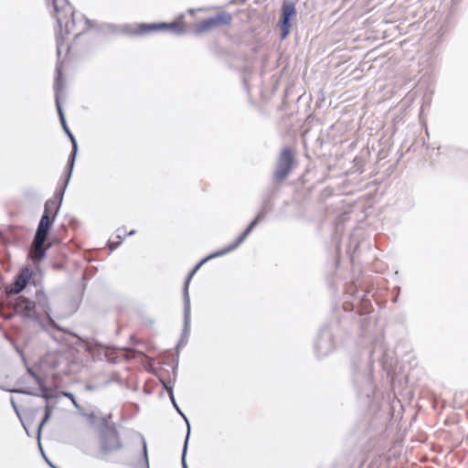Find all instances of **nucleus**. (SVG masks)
Wrapping results in <instances>:
<instances>
[{
    "label": "nucleus",
    "instance_id": "0eeeda50",
    "mask_svg": "<svg viewBox=\"0 0 468 468\" xmlns=\"http://www.w3.org/2000/svg\"><path fill=\"white\" fill-rule=\"evenodd\" d=\"M232 22V16L226 11H221L216 16L206 18L194 26V31L197 34H203L212 31L216 28L229 26Z\"/></svg>",
    "mask_w": 468,
    "mask_h": 468
},
{
    "label": "nucleus",
    "instance_id": "9d476101",
    "mask_svg": "<svg viewBox=\"0 0 468 468\" xmlns=\"http://www.w3.org/2000/svg\"><path fill=\"white\" fill-rule=\"evenodd\" d=\"M33 276V270L30 267H24L16 276L15 281L5 288L8 295L17 294L22 292Z\"/></svg>",
    "mask_w": 468,
    "mask_h": 468
},
{
    "label": "nucleus",
    "instance_id": "f8f14e48",
    "mask_svg": "<svg viewBox=\"0 0 468 468\" xmlns=\"http://www.w3.org/2000/svg\"><path fill=\"white\" fill-rule=\"evenodd\" d=\"M14 309L16 313L29 317L34 312L35 303L23 296H18L15 300Z\"/></svg>",
    "mask_w": 468,
    "mask_h": 468
},
{
    "label": "nucleus",
    "instance_id": "f257e3e1",
    "mask_svg": "<svg viewBox=\"0 0 468 468\" xmlns=\"http://www.w3.org/2000/svg\"><path fill=\"white\" fill-rule=\"evenodd\" d=\"M54 16L57 20L55 38L58 57L67 56L73 44L68 39L70 36L76 40L84 32L93 27L92 22L81 15L76 16L73 6L65 0H54Z\"/></svg>",
    "mask_w": 468,
    "mask_h": 468
},
{
    "label": "nucleus",
    "instance_id": "423d86ee",
    "mask_svg": "<svg viewBox=\"0 0 468 468\" xmlns=\"http://www.w3.org/2000/svg\"><path fill=\"white\" fill-rule=\"evenodd\" d=\"M63 89H64V87H63L61 73L58 72V75L56 82H55L56 107H57V110H58V113L59 115L60 123H61L65 133L68 134V136L69 137V139H70V141L72 143V153L70 154V162H71V164H73L74 158H75V154H76V152H77V142H76L75 137L73 136V134L71 133V132L69 131V127L67 125V122H66V120H65V116H64V112H63V110H62V107H61V102L60 101H61L62 97L64 96Z\"/></svg>",
    "mask_w": 468,
    "mask_h": 468
},
{
    "label": "nucleus",
    "instance_id": "9b49d317",
    "mask_svg": "<svg viewBox=\"0 0 468 468\" xmlns=\"http://www.w3.org/2000/svg\"><path fill=\"white\" fill-rule=\"evenodd\" d=\"M282 11L281 38L284 39L290 33L292 27L290 20L295 16L296 12L294 5L292 4H283Z\"/></svg>",
    "mask_w": 468,
    "mask_h": 468
},
{
    "label": "nucleus",
    "instance_id": "7ed1b4c3",
    "mask_svg": "<svg viewBox=\"0 0 468 468\" xmlns=\"http://www.w3.org/2000/svg\"><path fill=\"white\" fill-rule=\"evenodd\" d=\"M186 29V25L183 18H179L172 23H141L137 24L129 30L130 35L134 37H144L159 31H171L174 33H183Z\"/></svg>",
    "mask_w": 468,
    "mask_h": 468
},
{
    "label": "nucleus",
    "instance_id": "39448f33",
    "mask_svg": "<svg viewBox=\"0 0 468 468\" xmlns=\"http://www.w3.org/2000/svg\"><path fill=\"white\" fill-rule=\"evenodd\" d=\"M63 89H64V87H63L61 73L58 72V75L56 82H55L56 107H57V110H58V113L59 115L60 123H61L65 133L68 134V136L69 137V139H70V141L72 143V153L70 154V162H71V164H73L74 158H75V154H76V152H77V142H76L75 137L73 136V134L71 133V132L69 131V127L67 125V122H66V120H65V116H64V112H63V110H62V107H61V102L60 101H61L62 97L64 96Z\"/></svg>",
    "mask_w": 468,
    "mask_h": 468
},
{
    "label": "nucleus",
    "instance_id": "4468645a",
    "mask_svg": "<svg viewBox=\"0 0 468 468\" xmlns=\"http://www.w3.org/2000/svg\"><path fill=\"white\" fill-rule=\"evenodd\" d=\"M144 453L146 454V443L145 442L144 443Z\"/></svg>",
    "mask_w": 468,
    "mask_h": 468
},
{
    "label": "nucleus",
    "instance_id": "6e6552de",
    "mask_svg": "<svg viewBox=\"0 0 468 468\" xmlns=\"http://www.w3.org/2000/svg\"><path fill=\"white\" fill-rule=\"evenodd\" d=\"M122 443L120 434L114 425L106 426L101 437V452L104 455L121 450Z\"/></svg>",
    "mask_w": 468,
    "mask_h": 468
},
{
    "label": "nucleus",
    "instance_id": "1a4fd4ad",
    "mask_svg": "<svg viewBox=\"0 0 468 468\" xmlns=\"http://www.w3.org/2000/svg\"><path fill=\"white\" fill-rule=\"evenodd\" d=\"M294 153L291 148L284 147L278 158L274 177L278 181L285 179L293 166Z\"/></svg>",
    "mask_w": 468,
    "mask_h": 468
},
{
    "label": "nucleus",
    "instance_id": "ddd939ff",
    "mask_svg": "<svg viewBox=\"0 0 468 468\" xmlns=\"http://www.w3.org/2000/svg\"><path fill=\"white\" fill-rule=\"evenodd\" d=\"M51 414H52V409H51V407L48 404H47L46 407H45L44 418L41 420V422L39 424V427H38V431H39L42 429V427L45 425V423L49 420Z\"/></svg>",
    "mask_w": 468,
    "mask_h": 468
},
{
    "label": "nucleus",
    "instance_id": "f03ea898",
    "mask_svg": "<svg viewBox=\"0 0 468 468\" xmlns=\"http://www.w3.org/2000/svg\"><path fill=\"white\" fill-rule=\"evenodd\" d=\"M58 207L59 206L56 200L49 199L45 204L44 213L39 221L30 250V257L34 261H39L45 255L46 249L43 245L57 216Z\"/></svg>",
    "mask_w": 468,
    "mask_h": 468
},
{
    "label": "nucleus",
    "instance_id": "20e7f679",
    "mask_svg": "<svg viewBox=\"0 0 468 468\" xmlns=\"http://www.w3.org/2000/svg\"><path fill=\"white\" fill-rule=\"evenodd\" d=\"M261 219V216L258 215L251 222L250 224L248 226V228L239 236V238L232 243L230 244L228 248L222 250H219L218 252H215L206 258H204L202 261H200L193 269L192 271L188 273L187 277L186 278V281H185V283H184V292H185V295L187 297L188 296V288H189V284H190V282L193 278V276L196 274V272L201 268V266L207 262L208 260L212 259V258H215V257H218V256H222L224 255L225 253H228L233 250H235L239 244H241L245 239L248 237V235L252 231V229L256 227V225L259 223Z\"/></svg>",
    "mask_w": 468,
    "mask_h": 468
}]
</instances>
